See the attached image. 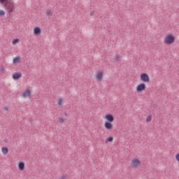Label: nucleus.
Listing matches in <instances>:
<instances>
[{
    "label": "nucleus",
    "mask_w": 179,
    "mask_h": 179,
    "mask_svg": "<svg viewBox=\"0 0 179 179\" xmlns=\"http://www.w3.org/2000/svg\"><path fill=\"white\" fill-rule=\"evenodd\" d=\"M47 16H52V11L51 10H47Z\"/></svg>",
    "instance_id": "20"
},
{
    "label": "nucleus",
    "mask_w": 179,
    "mask_h": 179,
    "mask_svg": "<svg viewBox=\"0 0 179 179\" xmlns=\"http://www.w3.org/2000/svg\"><path fill=\"white\" fill-rule=\"evenodd\" d=\"M58 104H59V106H61L62 104V99L59 100Z\"/></svg>",
    "instance_id": "24"
},
{
    "label": "nucleus",
    "mask_w": 179,
    "mask_h": 179,
    "mask_svg": "<svg viewBox=\"0 0 179 179\" xmlns=\"http://www.w3.org/2000/svg\"><path fill=\"white\" fill-rule=\"evenodd\" d=\"M176 41V38L174 36L169 34L166 36V38L165 40V44H173Z\"/></svg>",
    "instance_id": "2"
},
{
    "label": "nucleus",
    "mask_w": 179,
    "mask_h": 179,
    "mask_svg": "<svg viewBox=\"0 0 179 179\" xmlns=\"http://www.w3.org/2000/svg\"><path fill=\"white\" fill-rule=\"evenodd\" d=\"M20 61V57H16L13 59V64H17Z\"/></svg>",
    "instance_id": "15"
},
{
    "label": "nucleus",
    "mask_w": 179,
    "mask_h": 179,
    "mask_svg": "<svg viewBox=\"0 0 179 179\" xmlns=\"http://www.w3.org/2000/svg\"><path fill=\"white\" fill-rule=\"evenodd\" d=\"M141 161L138 159H133V166L138 167V166H141Z\"/></svg>",
    "instance_id": "8"
},
{
    "label": "nucleus",
    "mask_w": 179,
    "mask_h": 179,
    "mask_svg": "<svg viewBox=\"0 0 179 179\" xmlns=\"http://www.w3.org/2000/svg\"><path fill=\"white\" fill-rule=\"evenodd\" d=\"M31 92L29 90H25L22 94V97H29V96H31Z\"/></svg>",
    "instance_id": "10"
},
{
    "label": "nucleus",
    "mask_w": 179,
    "mask_h": 179,
    "mask_svg": "<svg viewBox=\"0 0 179 179\" xmlns=\"http://www.w3.org/2000/svg\"><path fill=\"white\" fill-rule=\"evenodd\" d=\"M3 109L5 111H9V108L8 107H5Z\"/></svg>",
    "instance_id": "25"
},
{
    "label": "nucleus",
    "mask_w": 179,
    "mask_h": 179,
    "mask_svg": "<svg viewBox=\"0 0 179 179\" xmlns=\"http://www.w3.org/2000/svg\"><path fill=\"white\" fill-rule=\"evenodd\" d=\"M19 43V38H15L13 41V44H17Z\"/></svg>",
    "instance_id": "21"
},
{
    "label": "nucleus",
    "mask_w": 179,
    "mask_h": 179,
    "mask_svg": "<svg viewBox=\"0 0 179 179\" xmlns=\"http://www.w3.org/2000/svg\"><path fill=\"white\" fill-rule=\"evenodd\" d=\"M64 115H66V117H68V113H64Z\"/></svg>",
    "instance_id": "27"
},
{
    "label": "nucleus",
    "mask_w": 179,
    "mask_h": 179,
    "mask_svg": "<svg viewBox=\"0 0 179 179\" xmlns=\"http://www.w3.org/2000/svg\"><path fill=\"white\" fill-rule=\"evenodd\" d=\"M2 71H3V69H2Z\"/></svg>",
    "instance_id": "28"
},
{
    "label": "nucleus",
    "mask_w": 179,
    "mask_h": 179,
    "mask_svg": "<svg viewBox=\"0 0 179 179\" xmlns=\"http://www.w3.org/2000/svg\"><path fill=\"white\" fill-rule=\"evenodd\" d=\"M141 80L142 82H145V83H148V82H150V78H149V75L146 73H143L141 74Z\"/></svg>",
    "instance_id": "3"
},
{
    "label": "nucleus",
    "mask_w": 179,
    "mask_h": 179,
    "mask_svg": "<svg viewBox=\"0 0 179 179\" xmlns=\"http://www.w3.org/2000/svg\"><path fill=\"white\" fill-rule=\"evenodd\" d=\"M176 159L178 162H179V153L176 155Z\"/></svg>",
    "instance_id": "23"
},
{
    "label": "nucleus",
    "mask_w": 179,
    "mask_h": 179,
    "mask_svg": "<svg viewBox=\"0 0 179 179\" xmlns=\"http://www.w3.org/2000/svg\"><path fill=\"white\" fill-rule=\"evenodd\" d=\"M113 59L115 60V62H121V61H122V57L120 55H117Z\"/></svg>",
    "instance_id": "12"
},
{
    "label": "nucleus",
    "mask_w": 179,
    "mask_h": 179,
    "mask_svg": "<svg viewBox=\"0 0 179 179\" xmlns=\"http://www.w3.org/2000/svg\"><path fill=\"white\" fill-rule=\"evenodd\" d=\"M5 16V11L0 10V17H3Z\"/></svg>",
    "instance_id": "19"
},
{
    "label": "nucleus",
    "mask_w": 179,
    "mask_h": 179,
    "mask_svg": "<svg viewBox=\"0 0 179 179\" xmlns=\"http://www.w3.org/2000/svg\"><path fill=\"white\" fill-rule=\"evenodd\" d=\"M18 169L20 170V171H23L24 170V162H20L18 164Z\"/></svg>",
    "instance_id": "11"
},
{
    "label": "nucleus",
    "mask_w": 179,
    "mask_h": 179,
    "mask_svg": "<svg viewBox=\"0 0 179 179\" xmlns=\"http://www.w3.org/2000/svg\"><path fill=\"white\" fill-rule=\"evenodd\" d=\"M152 121V115H150L146 118V122H150Z\"/></svg>",
    "instance_id": "17"
},
{
    "label": "nucleus",
    "mask_w": 179,
    "mask_h": 179,
    "mask_svg": "<svg viewBox=\"0 0 179 179\" xmlns=\"http://www.w3.org/2000/svg\"><path fill=\"white\" fill-rule=\"evenodd\" d=\"M59 122H60V124H62L64 122H65V120L64 119V117H59L58 118Z\"/></svg>",
    "instance_id": "18"
},
{
    "label": "nucleus",
    "mask_w": 179,
    "mask_h": 179,
    "mask_svg": "<svg viewBox=\"0 0 179 179\" xmlns=\"http://www.w3.org/2000/svg\"><path fill=\"white\" fill-rule=\"evenodd\" d=\"M146 90V85L145 83H141L136 87V92L141 93Z\"/></svg>",
    "instance_id": "4"
},
{
    "label": "nucleus",
    "mask_w": 179,
    "mask_h": 179,
    "mask_svg": "<svg viewBox=\"0 0 179 179\" xmlns=\"http://www.w3.org/2000/svg\"><path fill=\"white\" fill-rule=\"evenodd\" d=\"M1 150L3 155H8V152H9V150L6 147H3Z\"/></svg>",
    "instance_id": "14"
},
{
    "label": "nucleus",
    "mask_w": 179,
    "mask_h": 179,
    "mask_svg": "<svg viewBox=\"0 0 179 179\" xmlns=\"http://www.w3.org/2000/svg\"><path fill=\"white\" fill-rule=\"evenodd\" d=\"M105 118L107 120V122H114V116L110 113L106 115Z\"/></svg>",
    "instance_id": "5"
},
{
    "label": "nucleus",
    "mask_w": 179,
    "mask_h": 179,
    "mask_svg": "<svg viewBox=\"0 0 179 179\" xmlns=\"http://www.w3.org/2000/svg\"><path fill=\"white\" fill-rule=\"evenodd\" d=\"M0 3L5 6L9 13L15 12V6H13V1H12V0H0Z\"/></svg>",
    "instance_id": "1"
},
{
    "label": "nucleus",
    "mask_w": 179,
    "mask_h": 179,
    "mask_svg": "<svg viewBox=\"0 0 179 179\" xmlns=\"http://www.w3.org/2000/svg\"><path fill=\"white\" fill-rule=\"evenodd\" d=\"M113 141H114V138H113V136H109L106 141V143H107V142H113Z\"/></svg>",
    "instance_id": "16"
},
{
    "label": "nucleus",
    "mask_w": 179,
    "mask_h": 179,
    "mask_svg": "<svg viewBox=\"0 0 179 179\" xmlns=\"http://www.w3.org/2000/svg\"><path fill=\"white\" fill-rule=\"evenodd\" d=\"M94 15V11H92V13H90V16H93Z\"/></svg>",
    "instance_id": "26"
},
{
    "label": "nucleus",
    "mask_w": 179,
    "mask_h": 179,
    "mask_svg": "<svg viewBox=\"0 0 179 179\" xmlns=\"http://www.w3.org/2000/svg\"><path fill=\"white\" fill-rule=\"evenodd\" d=\"M20 78H22V73L15 72L13 74V79H14V80H19Z\"/></svg>",
    "instance_id": "6"
},
{
    "label": "nucleus",
    "mask_w": 179,
    "mask_h": 179,
    "mask_svg": "<svg viewBox=\"0 0 179 179\" xmlns=\"http://www.w3.org/2000/svg\"><path fill=\"white\" fill-rule=\"evenodd\" d=\"M106 129H113V124L111 122H106L104 124Z\"/></svg>",
    "instance_id": "9"
},
{
    "label": "nucleus",
    "mask_w": 179,
    "mask_h": 179,
    "mask_svg": "<svg viewBox=\"0 0 179 179\" xmlns=\"http://www.w3.org/2000/svg\"><path fill=\"white\" fill-rule=\"evenodd\" d=\"M60 179H66V174L62 173L60 176Z\"/></svg>",
    "instance_id": "22"
},
{
    "label": "nucleus",
    "mask_w": 179,
    "mask_h": 179,
    "mask_svg": "<svg viewBox=\"0 0 179 179\" xmlns=\"http://www.w3.org/2000/svg\"><path fill=\"white\" fill-rule=\"evenodd\" d=\"M34 34L35 36H40L41 34V28L36 27L34 29Z\"/></svg>",
    "instance_id": "7"
},
{
    "label": "nucleus",
    "mask_w": 179,
    "mask_h": 179,
    "mask_svg": "<svg viewBox=\"0 0 179 179\" xmlns=\"http://www.w3.org/2000/svg\"><path fill=\"white\" fill-rule=\"evenodd\" d=\"M103 79V72L100 71L96 74V80H101Z\"/></svg>",
    "instance_id": "13"
}]
</instances>
